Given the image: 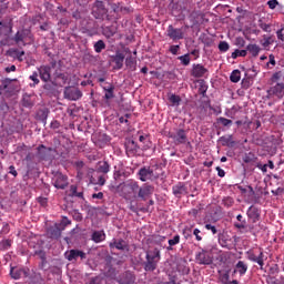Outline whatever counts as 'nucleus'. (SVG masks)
I'll return each mask as SVG.
<instances>
[{
  "label": "nucleus",
  "instance_id": "obj_1",
  "mask_svg": "<svg viewBox=\"0 0 284 284\" xmlns=\"http://www.w3.org/2000/svg\"><path fill=\"white\" fill-rule=\"evenodd\" d=\"M61 63V61L57 62V60L51 61V68L54 70L51 81H53L58 88H63V85L70 81V74L63 70Z\"/></svg>",
  "mask_w": 284,
  "mask_h": 284
},
{
  "label": "nucleus",
  "instance_id": "obj_2",
  "mask_svg": "<svg viewBox=\"0 0 284 284\" xmlns=\"http://www.w3.org/2000/svg\"><path fill=\"white\" fill-rule=\"evenodd\" d=\"M140 185L139 182L136 181H131L128 183H120L119 185H110V192H113V194H119V192H122V196H124V199H126V196H130V194H134L135 196H138L139 194V190H140Z\"/></svg>",
  "mask_w": 284,
  "mask_h": 284
},
{
  "label": "nucleus",
  "instance_id": "obj_3",
  "mask_svg": "<svg viewBox=\"0 0 284 284\" xmlns=\"http://www.w3.org/2000/svg\"><path fill=\"white\" fill-rule=\"evenodd\" d=\"M161 261V251L159 248H153L145 252V261L142 262V267L144 272H154L159 267V262Z\"/></svg>",
  "mask_w": 284,
  "mask_h": 284
},
{
  "label": "nucleus",
  "instance_id": "obj_4",
  "mask_svg": "<svg viewBox=\"0 0 284 284\" xmlns=\"http://www.w3.org/2000/svg\"><path fill=\"white\" fill-rule=\"evenodd\" d=\"M13 41L17 45H32L34 43V34L30 29H21L14 34Z\"/></svg>",
  "mask_w": 284,
  "mask_h": 284
},
{
  "label": "nucleus",
  "instance_id": "obj_5",
  "mask_svg": "<svg viewBox=\"0 0 284 284\" xmlns=\"http://www.w3.org/2000/svg\"><path fill=\"white\" fill-rule=\"evenodd\" d=\"M91 14L93 18L103 21L104 19L110 20V16H108V8H105V3L101 0H95L91 8Z\"/></svg>",
  "mask_w": 284,
  "mask_h": 284
},
{
  "label": "nucleus",
  "instance_id": "obj_6",
  "mask_svg": "<svg viewBox=\"0 0 284 284\" xmlns=\"http://www.w3.org/2000/svg\"><path fill=\"white\" fill-rule=\"evenodd\" d=\"M158 170H161V168H142L139 170V176L140 181H156L161 176V173L158 172Z\"/></svg>",
  "mask_w": 284,
  "mask_h": 284
},
{
  "label": "nucleus",
  "instance_id": "obj_7",
  "mask_svg": "<svg viewBox=\"0 0 284 284\" xmlns=\"http://www.w3.org/2000/svg\"><path fill=\"white\" fill-rule=\"evenodd\" d=\"M169 139H172L175 145H185V143L190 144L187 140V131H185V129H175V132L169 133Z\"/></svg>",
  "mask_w": 284,
  "mask_h": 284
},
{
  "label": "nucleus",
  "instance_id": "obj_8",
  "mask_svg": "<svg viewBox=\"0 0 284 284\" xmlns=\"http://www.w3.org/2000/svg\"><path fill=\"white\" fill-rule=\"evenodd\" d=\"M217 239L221 247H225L226 250H234V247H236V236L232 237L225 231L219 233Z\"/></svg>",
  "mask_w": 284,
  "mask_h": 284
},
{
  "label": "nucleus",
  "instance_id": "obj_9",
  "mask_svg": "<svg viewBox=\"0 0 284 284\" xmlns=\"http://www.w3.org/2000/svg\"><path fill=\"white\" fill-rule=\"evenodd\" d=\"M52 185L57 190H65V187H68V185H70V183L68 182V175H65L61 172L53 173Z\"/></svg>",
  "mask_w": 284,
  "mask_h": 284
},
{
  "label": "nucleus",
  "instance_id": "obj_10",
  "mask_svg": "<svg viewBox=\"0 0 284 284\" xmlns=\"http://www.w3.org/2000/svg\"><path fill=\"white\" fill-rule=\"evenodd\" d=\"M63 97L68 101H79L83 97V92L77 87H65L63 90Z\"/></svg>",
  "mask_w": 284,
  "mask_h": 284
},
{
  "label": "nucleus",
  "instance_id": "obj_11",
  "mask_svg": "<svg viewBox=\"0 0 284 284\" xmlns=\"http://www.w3.org/2000/svg\"><path fill=\"white\" fill-rule=\"evenodd\" d=\"M195 261L199 265H212L214 260L210 251L202 248L201 252L195 254Z\"/></svg>",
  "mask_w": 284,
  "mask_h": 284
},
{
  "label": "nucleus",
  "instance_id": "obj_12",
  "mask_svg": "<svg viewBox=\"0 0 284 284\" xmlns=\"http://www.w3.org/2000/svg\"><path fill=\"white\" fill-rule=\"evenodd\" d=\"M154 194V186L151 184H143L140 186L138 191V195H135V199H140L141 201H148L150 196Z\"/></svg>",
  "mask_w": 284,
  "mask_h": 284
},
{
  "label": "nucleus",
  "instance_id": "obj_13",
  "mask_svg": "<svg viewBox=\"0 0 284 284\" xmlns=\"http://www.w3.org/2000/svg\"><path fill=\"white\" fill-rule=\"evenodd\" d=\"M38 74L43 83L52 81V64H43L38 68Z\"/></svg>",
  "mask_w": 284,
  "mask_h": 284
},
{
  "label": "nucleus",
  "instance_id": "obj_14",
  "mask_svg": "<svg viewBox=\"0 0 284 284\" xmlns=\"http://www.w3.org/2000/svg\"><path fill=\"white\" fill-rule=\"evenodd\" d=\"M166 37L172 41H181V39L185 38V33L182 28L176 29L174 26L170 24L166 30Z\"/></svg>",
  "mask_w": 284,
  "mask_h": 284
},
{
  "label": "nucleus",
  "instance_id": "obj_15",
  "mask_svg": "<svg viewBox=\"0 0 284 284\" xmlns=\"http://www.w3.org/2000/svg\"><path fill=\"white\" fill-rule=\"evenodd\" d=\"M64 257L67 258V261H79V258H81V261H85V258H88V254L81 250H70L67 251L64 253Z\"/></svg>",
  "mask_w": 284,
  "mask_h": 284
},
{
  "label": "nucleus",
  "instance_id": "obj_16",
  "mask_svg": "<svg viewBox=\"0 0 284 284\" xmlns=\"http://www.w3.org/2000/svg\"><path fill=\"white\" fill-rule=\"evenodd\" d=\"M109 247L111 250H120V252H130V245L123 239H113L110 242Z\"/></svg>",
  "mask_w": 284,
  "mask_h": 284
},
{
  "label": "nucleus",
  "instance_id": "obj_17",
  "mask_svg": "<svg viewBox=\"0 0 284 284\" xmlns=\"http://www.w3.org/2000/svg\"><path fill=\"white\" fill-rule=\"evenodd\" d=\"M0 34L3 37H10L12 34V19L10 17L0 21Z\"/></svg>",
  "mask_w": 284,
  "mask_h": 284
},
{
  "label": "nucleus",
  "instance_id": "obj_18",
  "mask_svg": "<svg viewBox=\"0 0 284 284\" xmlns=\"http://www.w3.org/2000/svg\"><path fill=\"white\" fill-rule=\"evenodd\" d=\"M236 220L239 222L234 223V227H236V230H240V232H252V230H254V226L248 225L247 221L243 220V215L239 214L236 216Z\"/></svg>",
  "mask_w": 284,
  "mask_h": 284
},
{
  "label": "nucleus",
  "instance_id": "obj_19",
  "mask_svg": "<svg viewBox=\"0 0 284 284\" xmlns=\"http://www.w3.org/2000/svg\"><path fill=\"white\" fill-rule=\"evenodd\" d=\"M266 92H267V99H270V97H276L277 99H283L284 97L283 83H277L276 85L271 87Z\"/></svg>",
  "mask_w": 284,
  "mask_h": 284
},
{
  "label": "nucleus",
  "instance_id": "obj_20",
  "mask_svg": "<svg viewBox=\"0 0 284 284\" xmlns=\"http://www.w3.org/2000/svg\"><path fill=\"white\" fill-rule=\"evenodd\" d=\"M125 150L128 156H136V154H139L140 148L134 140L129 139L125 141Z\"/></svg>",
  "mask_w": 284,
  "mask_h": 284
},
{
  "label": "nucleus",
  "instance_id": "obj_21",
  "mask_svg": "<svg viewBox=\"0 0 284 284\" xmlns=\"http://www.w3.org/2000/svg\"><path fill=\"white\" fill-rule=\"evenodd\" d=\"M209 70L203 64H193L191 70V77L194 79H201L207 74Z\"/></svg>",
  "mask_w": 284,
  "mask_h": 284
},
{
  "label": "nucleus",
  "instance_id": "obj_22",
  "mask_svg": "<svg viewBox=\"0 0 284 284\" xmlns=\"http://www.w3.org/2000/svg\"><path fill=\"white\" fill-rule=\"evenodd\" d=\"M94 139V144L98 148H105V145H108L110 141H112L110 135H108L106 133H97Z\"/></svg>",
  "mask_w": 284,
  "mask_h": 284
},
{
  "label": "nucleus",
  "instance_id": "obj_23",
  "mask_svg": "<svg viewBox=\"0 0 284 284\" xmlns=\"http://www.w3.org/2000/svg\"><path fill=\"white\" fill-rule=\"evenodd\" d=\"M129 210L134 214H139L140 212H143V214H148V212H152V210H150V206H143L141 205V203H134V201L130 202Z\"/></svg>",
  "mask_w": 284,
  "mask_h": 284
},
{
  "label": "nucleus",
  "instance_id": "obj_24",
  "mask_svg": "<svg viewBox=\"0 0 284 284\" xmlns=\"http://www.w3.org/2000/svg\"><path fill=\"white\" fill-rule=\"evenodd\" d=\"M38 156L41 159V161H48L50 159V153L54 152V149L52 148H47L43 144H40L38 148Z\"/></svg>",
  "mask_w": 284,
  "mask_h": 284
},
{
  "label": "nucleus",
  "instance_id": "obj_25",
  "mask_svg": "<svg viewBox=\"0 0 284 284\" xmlns=\"http://www.w3.org/2000/svg\"><path fill=\"white\" fill-rule=\"evenodd\" d=\"M62 229L55 224L53 226H50L47 231L48 237L52 239L54 241H59V239H61V233H62Z\"/></svg>",
  "mask_w": 284,
  "mask_h": 284
},
{
  "label": "nucleus",
  "instance_id": "obj_26",
  "mask_svg": "<svg viewBox=\"0 0 284 284\" xmlns=\"http://www.w3.org/2000/svg\"><path fill=\"white\" fill-rule=\"evenodd\" d=\"M172 192L176 199H181V196H185L187 194V186L183 182H180L172 187Z\"/></svg>",
  "mask_w": 284,
  "mask_h": 284
},
{
  "label": "nucleus",
  "instance_id": "obj_27",
  "mask_svg": "<svg viewBox=\"0 0 284 284\" xmlns=\"http://www.w3.org/2000/svg\"><path fill=\"white\" fill-rule=\"evenodd\" d=\"M136 281V276H134V274H132V272L126 271L124 272L120 280L118 281L119 284H134Z\"/></svg>",
  "mask_w": 284,
  "mask_h": 284
},
{
  "label": "nucleus",
  "instance_id": "obj_28",
  "mask_svg": "<svg viewBox=\"0 0 284 284\" xmlns=\"http://www.w3.org/2000/svg\"><path fill=\"white\" fill-rule=\"evenodd\" d=\"M102 30V34L103 37H105V39H112V37H114V34H116L118 32V27L116 24H111V26H106V27H101Z\"/></svg>",
  "mask_w": 284,
  "mask_h": 284
},
{
  "label": "nucleus",
  "instance_id": "obj_29",
  "mask_svg": "<svg viewBox=\"0 0 284 284\" xmlns=\"http://www.w3.org/2000/svg\"><path fill=\"white\" fill-rule=\"evenodd\" d=\"M57 88L58 84L54 83L53 80L49 81V82H44L42 89L44 90L45 94H48V97H52L54 94H57Z\"/></svg>",
  "mask_w": 284,
  "mask_h": 284
},
{
  "label": "nucleus",
  "instance_id": "obj_30",
  "mask_svg": "<svg viewBox=\"0 0 284 284\" xmlns=\"http://www.w3.org/2000/svg\"><path fill=\"white\" fill-rule=\"evenodd\" d=\"M176 270L180 274H190V266H187V261L185 258H179L176 261Z\"/></svg>",
  "mask_w": 284,
  "mask_h": 284
},
{
  "label": "nucleus",
  "instance_id": "obj_31",
  "mask_svg": "<svg viewBox=\"0 0 284 284\" xmlns=\"http://www.w3.org/2000/svg\"><path fill=\"white\" fill-rule=\"evenodd\" d=\"M264 256L265 255L263 254V252H260L258 256H256V254H254L252 252H247L248 261H253V263H257V265H260L261 270H263V265H265V262L263 261Z\"/></svg>",
  "mask_w": 284,
  "mask_h": 284
},
{
  "label": "nucleus",
  "instance_id": "obj_32",
  "mask_svg": "<svg viewBox=\"0 0 284 284\" xmlns=\"http://www.w3.org/2000/svg\"><path fill=\"white\" fill-rule=\"evenodd\" d=\"M49 114H50V109L48 108L39 109L37 111L36 119L37 121H41V123L45 125V123H48Z\"/></svg>",
  "mask_w": 284,
  "mask_h": 284
},
{
  "label": "nucleus",
  "instance_id": "obj_33",
  "mask_svg": "<svg viewBox=\"0 0 284 284\" xmlns=\"http://www.w3.org/2000/svg\"><path fill=\"white\" fill-rule=\"evenodd\" d=\"M248 219H251L252 223H256L261 219V213L258 212V207L251 205L246 212Z\"/></svg>",
  "mask_w": 284,
  "mask_h": 284
},
{
  "label": "nucleus",
  "instance_id": "obj_34",
  "mask_svg": "<svg viewBox=\"0 0 284 284\" xmlns=\"http://www.w3.org/2000/svg\"><path fill=\"white\" fill-rule=\"evenodd\" d=\"M112 61L115 63V70H121L125 61V54L116 52L115 55H112Z\"/></svg>",
  "mask_w": 284,
  "mask_h": 284
},
{
  "label": "nucleus",
  "instance_id": "obj_35",
  "mask_svg": "<svg viewBox=\"0 0 284 284\" xmlns=\"http://www.w3.org/2000/svg\"><path fill=\"white\" fill-rule=\"evenodd\" d=\"M219 143H221L223 148H234V145H236L233 135L221 136L219 139Z\"/></svg>",
  "mask_w": 284,
  "mask_h": 284
},
{
  "label": "nucleus",
  "instance_id": "obj_36",
  "mask_svg": "<svg viewBox=\"0 0 284 284\" xmlns=\"http://www.w3.org/2000/svg\"><path fill=\"white\" fill-rule=\"evenodd\" d=\"M69 196L71 199L77 197V199H82L83 200L84 199L83 197V190L79 191V187L77 185H71L70 190H69Z\"/></svg>",
  "mask_w": 284,
  "mask_h": 284
},
{
  "label": "nucleus",
  "instance_id": "obj_37",
  "mask_svg": "<svg viewBox=\"0 0 284 284\" xmlns=\"http://www.w3.org/2000/svg\"><path fill=\"white\" fill-rule=\"evenodd\" d=\"M246 52H250L251 57L256 58L261 52V47L258 44L250 43L246 47Z\"/></svg>",
  "mask_w": 284,
  "mask_h": 284
},
{
  "label": "nucleus",
  "instance_id": "obj_38",
  "mask_svg": "<svg viewBox=\"0 0 284 284\" xmlns=\"http://www.w3.org/2000/svg\"><path fill=\"white\" fill-rule=\"evenodd\" d=\"M234 272H239L240 276L245 275V273L247 272V264L243 261H239L235 265Z\"/></svg>",
  "mask_w": 284,
  "mask_h": 284
},
{
  "label": "nucleus",
  "instance_id": "obj_39",
  "mask_svg": "<svg viewBox=\"0 0 284 284\" xmlns=\"http://www.w3.org/2000/svg\"><path fill=\"white\" fill-rule=\"evenodd\" d=\"M22 274H26V271H23V268L11 267L10 270V276L11 278H14V281H19Z\"/></svg>",
  "mask_w": 284,
  "mask_h": 284
},
{
  "label": "nucleus",
  "instance_id": "obj_40",
  "mask_svg": "<svg viewBox=\"0 0 284 284\" xmlns=\"http://www.w3.org/2000/svg\"><path fill=\"white\" fill-rule=\"evenodd\" d=\"M103 90L105 92L104 99L106 101H110V99H114V85L109 84L108 87H103Z\"/></svg>",
  "mask_w": 284,
  "mask_h": 284
},
{
  "label": "nucleus",
  "instance_id": "obj_41",
  "mask_svg": "<svg viewBox=\"0 0 284 284\" xmlns=\"http://www.w3.org/2000/svg\"><path fill=\"white\" fill-rule=\"evenodd\" d=\"M125 65L131 70V72L136 71V59H134L132 55L128 57L125 59Z\"/></svg>",
  "mask_w": 284,
  "mask_h": 284
},
{
  "label": "nucleus",
  "instance_id": "obj_42",
  "mask_svg": "<svg viewBox=\"0 0 284 284\" xmlns=\"http://www.w3.org/2000/svg\"><path fill=\"white\" fill-rule=\"evenodd\" d=\"M92 241H94V243H101V241H105V233H103V231L93 232Z\"/></svg>",
  "mask_w": 284,
  "mask_h": 284
},
{
  "label": "nucleus",
  "instance_id": "obj_43",
  "mask_svg": "<svg viewBox=\"0 0 284 284\" xmlns=\"http://www.w3.org/2000/svg\"><path fill=\"white\" fill-rule=\"evenodd\" d=\"M21 103L22 108H34V102L32 101V98H30V95L28 94L23 95Z\"/></svg>",
  "mask_w": 284,
  "mask_h": 284
},
{
  "label": "nucleus",
  "instance_id": "obj_44",
  "mask_svg": "<svg viewBox=\"0 0 284 284\" xmlns=\"http://www.w3.org/2000/svg\"><path fill=\"white\" fill-rule=\"evenodd\" d=\"M98 171L102 174H108V172H110V163H108V161H100Z\"/></svg>",
  "mask_w": 284,
  "mask_h": 284
},
{
  "label": "nucleus",
  "instance_id": "obj_45",
  "mask_svg": "<svg viewBox=\"0 0 284 284\" xmlns=\"http://www.w3.org/2000/svg\"><path fill=\"white\" fill-rule=\"evenodd\" d=\"M199 83V94H202V97H205L206 92H207V82H205V80L200 79L197 80Z\"/></svg>",
  "mask_w": 284,
  "mask_h": 284
},
{
  "label": "nucleus",
  "instance_id": "obj_46",
  "mask_svg": "<svg viewBox=\"0 0 284 284\" xmlns=\"http://www.w3.org/2000/svg\"><path fill=\"white\" fill-rule=\"evenodd\" d=\"M93 48L98 54H101V52L105 50V42L103 40H99L93 44Z\"/></svg>",
  "mask_w": 284,
  "mask_h": 284
},
{
  "label": "nucleus",
  "instance_id": "obj_47",
  "mask_svg": "<svg viewBox=\"0 0 284 284\" xmlns=\"http://www.w3.org/2000/svg\"><path fill=\"white\" fill-rule=\"evenodd\" d=\"M217 123L222 125L223 128H232V120L220 116L217 118Z\"/></svg>",
  "mask_w": 284,
  "mask_h": 284
},
{
  "label": "nucleus",
  "instance_id": "obj_48",
  "mask_svg": "<svg viewBox=\"0 0 284 284\" xmlns=\"http://www.w3.org/2000/svg\"><path fill=\"white\" fill-rule=\"evenodd\" d=\"M29 79L31 81H33L32 84H30L31 88H36L37 85H39V83H41V81L39 80V72L34 71Z\"/></svg>",
  "mask_w": 284,
  "mask_h": 284
},
{
  "label": "nucleus",
  "instance_id": "obj_49",
  "mask_svg": "<svg viewBox=\"0 0 284 284\" xmlns=\"http://www.w3.org/2000/svg\"><path fill=\"white\" fill-rule=\"evenodd\" d=\"M230 81H232V83H239V81H241V71L234 70L231 73Z\"/></svg>",
  "mask_w": 284,
  "mask_h": 284
},
{
  "label": "nucleus",
  "instance_id": "obj_50",
  "mask_svg": "<svg viewBox=\"0 0 284 284\" xmlns=\"http://www.w3.org/2000/svg\"><path fill=\"white\" fill-rule=\"evenodd\" d=\"M193 230H194V226H185L182 234L184 236V239H192V234H193Z\"/></svg>",
  "mask_w": 284,
  "mask_h": 284
},
{
  "label": "nucleus",
  "instance_id": "obj_51",
  "mask_svg": "<svg viewBox=\"0 0 284 284\" xmlns=\"http://www.w3.org/2000/svg\"><path fill=\"white\" fill-rule=\"evenodd\" d=\"M244 163H256V156L253 153L245 154L243 156Z\"/></svg>",
  "mask_w": 284,
  "mask_h": 284
},
{
  "label": "nucleus",
  "instance_id": "obj_52",
  "mask_svg": "<svg viewBox=\"0 0 284 284\" xmlns=\"http://www.w3.org/2000/svg\"><path fill=\"white\" fill-rule=\"evenodd\" d=\"M239 57H247V50H239V49H236L232 53V59H239Z\"/></svg>",
  "mask_w": 284,
  "mask_h": 284
},
{
  "label": "nucleus",
  "instance_id": "obj_53",
  "mask_svg": "<svg viewBox=\"0 0 284 284\" xmlns=\"http://www.w3.org/2000/svg\"><path fill=\"white\" fill-rule=\"evenodd\" d=\"M273 42L274 41L272 40V37H266V36H264V39L260 41L263 48H270V45H272Z\"/></svg>",
  "mask_w": 284,
  "mask_h": 284
},
{
  "label": "nucleus",
  "instance_id": "obj_54",
  "mask_svg": "<svg viewBox=\"0 0 284 284\" xmlns=\"http://www.w3.org/2000/svg\"><path fill=\"white\" fill-rule=\"evenodd\" d=\"M181 242V236L180 235H174V237L172 240H169V247L168 250H172L173 245H179V243Z\"/></svg>",
  "mask_w": 284,
  "mask_h": 284
},
{
  "label": "nucleus",
  "instance_id": "obj_55",
  "mask_svg": "<svg viewBox=\"0 0 284 284\" xmlns=\"http://www.w3.org/2000/svg\"><path fill=\"white\" fill-rule=\"evenodd\" d=\"M179 61H181L182 65H190V53H186L184 55H180L179 58Z\"/></svg>",
  "mask_w": 284,
  "mask_h": 284
},
{
  "label": "nucleus",
  "instance_id": "obj_56",
  "mask_svg": "<svg viewBox=\"0 0 284 284\" xmlns=\"http://www.w3.org/2000/svg\"><path fill=\"white\" fill-rule=\"evenodd\" d=\"M105 276L108 278H112V280L116 278V268L110 266L109 270L105 273Z\"/></svg>",
  "mask_w": 284,
  "mask_h": 284
},
{
  "label": "nucleus",
  "instance_id": "obj_57",
  "mask_svg": "<svg viewBox=\"0 0 284 284\" xmlns=\"http://www.w3.org/2000/svg\"><path fill=\"white\" fill-rule=\"evenodd\" d=\"M169 101L172 103V105H181V97H179L176 94H172L169 98Z\"/></svg>",
  "mask_w": 284,
  "mask_h": 284
},
{
  "label": "nucleus",
  "instance_id": "obj_58",
  "mask_svg": "<svg viewBox=\"0 0 284 284\" xmlns=\"http://www.w3.org/2000/svg\"><path fill=\"white\" fill-rule=\"evenodd\" d=\"M62 231L65 230V227H68V225H72V221H70L68 217L63 216L61 220V223L58 224Z\"/></svg>",
  "mask_w": 284,
  "mask_h": 284
},
{
  "label": "nucleus",
  "instance_id": "obj_59",
  "mask_svg": "<svg viewBox=\"0 0 284 284\" xmlns=\"http://www.w3.org/2000/svg\"><path fill=\"white\" fill-rule=\"evenodd\" d=\"M111 10H113V12L115 14H119V12H123V7H121V3H111Z\"/></svg>",
  "mask_w": 284,
  "mask_h": 284
},
{
  "label": "nucleus",
  "instance_id": "obj_60",
  "mask_svg": "<svg viewBox=\"0 0 284 284\" xmlns=\"http://www.w3.org/2000/svg\"><path fill=\"white\" fill-rule=\"evenodd\" d=\"M220 52H227L230 50V44L225 41H221L219 44Z\"/></svg>",
  "mask_w": 284,
  "mask_h": 284
},
{
  "label": "nucleus",
  "instance_id": "obj_61",
  "mask_svg": "<svg viewBox=\"0 0 284 284\" xmlns=\"http://www.w3.org/2000/svg\"><path fill=\"white\" fill-rule=\"evenodd\" d=\"M13 54L16 59H18L21 62L23 61V57H26V51L13 50Z\"/></svg>",
  "mask_w": 284,
  "mask_h": 284
},
{
  "label": "nucleus",
  "instance_id": "obj_62",
  "mask_svg": "<svg viewBox=\"0 0 284 284\" xmlns=\"http://www.w3.org/2000/svg\"><path fill=\"white\" fill-rule=\"evenodd\" d=\"M34 255L38 256L40 258V261H44L45 258H48V255H47L45 251H43V250L36 251Z\"/></svg>",
  "mask_w": 284,
  "mask_h": 284
},
{
  "label": "nucleus",
  "instance_id": "obj_63",
  "mask_svg": "<svg viewBox=\"0 0 284 284\" xmlns=\"http://www.w3.org/2000/svg\"><path fill=\"white\" fill-rule=\"evenodd\" d=\"M12 83V79L6 78L4 80L1 81V88L2 90H8V87Z\"/></svg>",
  "mask_w": 284,
  "mask_h": 284
},
{
  "label": "nucleus",
  "instance_id": "obj_64",
  "mask_svg": "<svg viewBox=\"0 0 284 284\" xmlns=\"http://www.w3.org/2000/svg\"><path fill=\"white\" fill-rule=\"evenodd\" d=\"M85 284H101V278L99 276L91 277Z\"/></svg>",
  "mask_w": 284,
  "mask_h": 284
}]
</instances>
